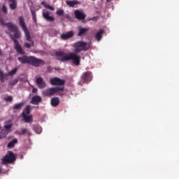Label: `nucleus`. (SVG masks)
Returning a JSON list of instances; mask_svg holds the SVG:
<instances>
[{
    "instance_id": "nucleus-1",
    "label": "nucleus",
    "mask_w": 179,
    "mask_h": 179,
    "mask_svg": "<svg viewBox=\"0 0 179 179\" xmlns=\"http://www.w3.org/2000/svg\"><path fill=\"white\" fill-rule=\"evenodd\" d=\"M71 47L74 48V52L66 54L65 52L59 50L55 52L56 58L58 61H61L62 62L71 60L73 64L78 66L80 65V59H82L80 55H78V54L82 52V51H89L90 44L87 42L79 41L74 43Z\"/></svg>"
},
{
    "instance_id": "nucleus-2",
    "label": "nucleus",
    "mask_w": 179,
    "mask_h": 179,
    "mask_svg": "<svg viewBox=\"0 0 179 179\" xmlns=\"http://www.w3.org/2000/svg\"><path fill=\"white\" fill-rule=\"evenodd\" d=\"M2 26H6L8 28V31H10L11 33H14V34H8L11 40L14 42V47L15 50H16L18 54H20V55H24V50L22 48V46H20V43H19V41H17L16 38H20L22 37V34L20 33V31H19V28L17 27L12 23H2Z\"/></svg>"
},
{
    "instance_id": "nucleus-3",
    "label": "nucleus",
    "mask_w": 179,
    "mask_h": 179,
    "mask_svg": "<svg viewBox=\"0 0 179 179\" xmlns=\"http://www.w3.org/2000/svg\"><path fill=\"white\" fill-rule=\"evenodd\" d=\"M17 60L20 64L31 65L32 66H35V68H40V66L45 64L44 60L41 59H38L34 56L26 55V52H24L22 56L17 57Z\"/></svg>"
},
{
    "instance_id": "nucleus-4",
    "label": "nucleus",
    "mask_w": 179,
    "mask_h": 179,
    "mask_svg": "<svg viewBox=\"0 0 179 179\" xmlns=\"http://www.w3.org/2000/svg\"><path fill=\"white\" fill-rule=\"evenodd\" d=\"M64 87H50L43 90L42 94L45 97H51V96H54V94H55V93H58V92H64Z\"/></svg>"
},
{
    "instance_id": "nucleus-5",
    "label": "nucleus",
    "mask_w": 179,
    "mask_h": 179,
    "mask_svg": "<svg viewBox=\"0 0 179 179\" xmlns=\"http://www.w3.org/2000/svg\"><path fill=\"white\" fill-rule=\"evenodd\" d=\"M93 79V74L91 71H86L82 73L80 80L78 83L80 86H83L85 83H90Z\"/></svg>"
},
{
    "instance_id": "nucleus-6",
    "label": "nucleus",
    "mask_w": 179,
    "mask_h": 179,
    "mask_svg": "<svg viewBox=\"0 0 179 179\" xmlns=\"http://www.w3.org/2000/svg\"><path fill=\"white\" fill-rule=\"evenodd\" d=\"M20 26L22 28L23 31L24 32L27 41L31 43V44L27 43L24 44V45L26 48H30L31 45H34V41H31V36H30V32L29 31V29H27V27L26 26V23H21Z\"/></svg>"
},
{
    "instance_id": "nucleus-7",
    "label": "nucleus",
    "mask_w": 179,
    "mask_h": 179,
    "mask_svg": "<svg viewBox=\"0 0 179 179\" xmlns=\"http://www.w3.org/2000/svg\"><path fill=\"white\" fill-rule=\"evenodd\" d=\"M16 160V157H15V154L13 152L8 151V155L4 156L2 159V164H8V163H13Z\"/></svg>"
},
{
    "instance_id": "nucleus-8",
    "label": "nucleus",
    "mask_w": 179,
    "mask_h": 179,
    "mask_svg": "<svg viewBox=\"0 0 179 179\" xmlns=\"http://www.w3.org/2000/svg\"><path fill=\"white\" fill-rule=\"evenodd\" d=\"M65 82V80H62L58 77L50 78V84H52V86H64Z\"/></svg>"
},
{
    "instance_id": "nucleus-9",
    "label": "nucleus",
    "mask_w": 179,
    "mask_h": 179,
    "mask_svg": "<svg viewBox=\"0 0 179 179\" xmlns=\"http://www.w3.org/2000/svg\"><path fill=\"white\" fill-rule=\"evenodd\" d=\"M74 15L78 20H85L86 18V14H85L82 10H76L74 11Z\"/></svg>"
},
{
    "instance_id": "nucleus-10",
    "label": "nucleus",
    "mask_w": 179,
    "mask_h": 179,
    "mask_svg": "<svg viewBox=\"0 0 179 179\" xmlns=\"http://www.w3.org/2000/svg\"><path fill=\"white\" fill-rule=\"evenodd\" d=\"M36 83L39 89H44V87L47 86V84L41 77H38L36 79Z\"/></svg>"
},
{
    "instance_id": "nucleus-11",
    "label": "nucleus",
    "mask_w": 179,
    "mask_h": 179,
    "mask_svg": "<svg viewBox=\"0 0 179 179\" xmlns=\"http://www.w3.org/2000/svg\"><path fill=\"white\" fill-rule=\"evenodd\" d=\"M41 101H43V99L41 98V96H38V95H35L31 98V104H34L35 106H37L38 104H40V103H41Z\"/></svg>"
},
{
    "instance_id": "nucleus-12",
    "label": "nucleus",
    "mask_w": 179,
    "mask_h": 179,
    "mask_svg": "<svg viewBox=\"0 0 179 179\" xmlns=\"http://www.w3.org/2000/svg\"><path fill=\"white\" fill-rule=\"evenodd\" d=\"M43 16L48 22H54V17L50 15V13L47 10H43Z\"/></svg>"
},
{
    "instance_id": "nucleus-13",
    "label": "nucleus",
    "mask_w": 179,
    "mask_h": 179,
    "mask_svg": "<svg viewBox=\"0 0 179 179\" xmlns=\"http://www.w3.org/2000/svg\"><path fill=\"white\" fill-rule=\"evenodd\" d=\"M103 34H104V29H99V31L95 34V40H96V41H101L103 38Z\"/></svg>"
},
{
    "instance_id": "nucleus-14",
    "label": "nucleus",
    "mask_w": 179,
    "mask_h": 179,
    "mask_svg": "<svg viewBox=\"0 0 179 179\" xmlns=\"http://www.w3.org/2000/svg\"><path fill=\"white\" fill-rule=\"evenodd\" d=\"M72 37H73V31H72L61 35V38L62 40H68V38H71Z\"/></svg>"
},
{
    "instance_id": "nucleus-15",
    "label": "nucleus",
    "mask_w": 179,
    "mask_h": 179,
    "mask_svg": "<svg viewBox=\"0 0 179 179\" xmlns=\"http://www.w3.org/2000/svg\"><path fill=\"white\" fill-rule=\"evenodd\" d=\"M22 115L24 122H33V117L31 115H27L24 112H22Z\"/></svg>"
},
{
    "instance_id": "nucleus-16",
    "label": "nucleus",
    "mask_w": 179,
    "mask_h": 179,
    "mask_svg": "<svg viewBox=\"0 0 179 179\" xmlns=\"http://www.w3.org/2000/svg\"><path fill=\"white\" fill-rule=\"evenodd\" d=\"M8 5L10 9H12L13 10H15V9L17 6V2L16 1V0H8Z\"/></svg>"
},
{
    "instance_id": "nucleus-17",
    "label": "nucleus",
    "mask_w": 179,
    "mask_h": 179,
    "mask_svg": "<svg viewBox=\"0 0 179 179\" xmlns=\"http://www.w3.org/2000/svg\"><path fill=\"white\" fill-rule=\"evenodd\" d=\"M51 105L52 106V107H57V106H59V98L58 97L52 98Z\"/></svg>"
},
{
    "instance_id": "nucleus-18",
    "label": "nucleus",
    "mask_w": 179,
    "mask_h": 179,
    "mask_svg": "<svg viewBox=\"0 0 179 179\" xmlns=\"http://www.w3.org/2000/svg\"><path fill=\"white\" fill-rule=\"evenodd\" d=\"M18 135L21 136V135H27L28 136H31V132H30V131H29V129H22L21 131H18Z\"/></svg>"
},
{
    "instance_id": "nucleus-19",
    "label": "nucleus",
    "mask_w": 179,
    "mask_h": 179,
    "mask_svg": "<svg viewBox=\"0 0 179 179\" xmlns=\"http://www.w3.org/2000/svg\"><path fill=\"white\" fill-rule=\"evenodd\" d=\"M89 31V29L87 28H83V27H79V32L78 36L79 37H82V36H85L86 34V32Z\"/></svg>"
},
{
    "instance_id": "nucleus-20",
    "label": "nucleus",
    "mask_w": 179,
    "mask_h": 179,
    "mask_svg": "<svg viewBox=\"0 0 179 179\" xmlns=\"http://www.w3.org/2000/svg\"><path fill=\"white\" fill-rule=\"evenodd\" d=\"M79 3H80V2H78V1H75V0L66 1V4L69 5V6H71L72 8H73L75 5H79Z\"/></svg>"
},
{
    "instance_id": "nucleus-21",
    "label": "nucleus",
    "mask_w": 179,
    "mask_h": 179,
    "mask_svg": "<svg viewBox=\"0 0 179 179\" xmlns=\"http://www.w3.org/2000/svg\"><path fill=\"white\" fill-rule=\"evenodd\" d=\"M23 106H24V102H20L19 103H15L13 108V110H20Z\"/></svg>"
},
{
    "instance_id": "nucleus-22",
    "label": "nucleus",
    "mask_w": 179,
    "mask_h": 179,
    "mask_svg": "<svg viewBox=\"0 0 179 179\" xmlns=\"http://www.w3.org/2000/svg\"><path fill=\"white\" fill-rule=\"evenodd\" d=\"M16 143H17V138H14L13 141L8 143L7 148H14Z\"/></svg>"
},
{
    "instance_id": "nucleus-23",
    "label": "nucleus",
    "mask_w": 179,
    "mask_h": 179,
    "mask_svg": "<svg viewBox=\"0 0 179 179\" xmlns=\"http://www.w3.org/2000/svg\"><path fill=\"white\" fill-rule=\"evenodd\" d=\"M41 5L44 6V8H47L48 9H50V10H54V7L47 4V2L45 1H42Z\"/></svg>"
},
{
    "instance_id": "nucleus-24",
    "label": "nucleus",
    "mask_w": 179,
    "mask_h": 179,
    "mask_svg": "<svg viewBox=\"0 0 179 179\" xmlns=\"http://www.w3.org/2000/svg\"><path fill=\"white\" fill-rule=\"evenodd\" d=\"M16 72H17V68H14L13 69H12L10 71H9L8 73V76H12L13 75H15V73H16Z\"/></svg>"
},
{
    "instance_id": "nucleus-25",
    "label": "nucleus",
    "mask_w": 179,
    "mask_h": 179,
    "mask_svg": "<svg viewBox=\"0 0 179 179\" xmlns=\"http://www.w3.org/2000/svg\"><path fill=\"white\" fill-rule=\"evenodd\" d=\"M30 108H31L30 105L27 106L25 108V109L23 110V113H24V114H26V115H29V114H30Z\"/></svg>"
},
{
    "instance_id": "nucleus-26",
    "label": "nucleus",
    "mask_w": 179,
    "mask_h": 179,
    "mask_svg": "<svg viewBox=\"0 0 179 179\" xmlns=\"http://www.w3.org/2000/svg\"><path fill=\"white\" fill-rule=\"evenodd\" d=\"M4 101H7L8 103H12V101H13V96H8L4 98Z\"/></svg>"
},
{
    "instance_id": "nucleus-27",
    "label": "nucleus",
    "mask_w": 179,
    "mask_h": 179,
    "mask_svg": "<svg viewBox=\"0 0 179 179\" xmlns=\"http://www.w3.org/2000/svg\"><path fill=\"white\" fill-rule=\"evenodd\" d=\"M34 131H35V132L36 134H41V127H39V126H36L34 128Z\"/></svg>"
},
{
    "instance_id": "nucleus-28",
    "label": "nucleus",
    "mask_w": 179,
    "mask_h": 179,
    "mask_svg": "<svg viewBox=\"0 0 179 179\" xmlns=\"http://www.w3.org/2000/svg\"><path fill=\"white\" fill-rule=\"evenodd\" d=\"M56 14L57 16H64V10L62 9H59L56 11Z\"/></svg>"
},
{
    "instance_id": "nucleus-29",
    "label": "nucleus",
    "mask_w": 179,
    "mask_h": 179,
    "mask_svg": "<svg viewBox=\"0 0 179 179\" xmlns=\"http://www.w3.org/2000/svg\"><path fill=\"white\" fill-rule=\"evenodd\" d=\"M12 127H13V124H10L5 125L4 128L6 131H8V132H10V129H12Z\"/></svg>"
},
{
    "instance_id": "nucleus-30",
    "label": "nucleus",
    "mask_w": 179,
    "mask_h": 179,
    "mask_svg": "<svg viewBox=\"0 0 179 179\" xmlns=\"http://www.w3.org/2000/svg\"><path fill=\"white\" fill-rule=\"evenodd\" d=\"M0 80L1 82H4L5 80V76H3V71L0 69Z\"/></svg>"
},
{
    "instance_id": "nucleus-31",
    "label": "nucleus",
    "mask_w": 179,
    "mask_h": 179,
    "mask_svg": "<svg viewBox=\"0 0 179 179\" xmlns=\"http://www.w3.org/2000/svg\"><path fill=\"white\" fill-rule=\"evenodd\" d=\"M3 138H6V134L3 131V130H1L0 133V139H3Z\"/></svg>"
},
{
    "instance_id": "nucleus-32",
    "label": "nucleus",
    "mask_w": 179,
    "mask_h": 179,
    "mask_svg": "<svg viewBox=\"0 0 179 179\" xmlns=\"http://www.w3.org/2000/svg\"><path fill=\"white\" fill-rule=\"evenodd\" d=\"M17 82H19V80L15 79L10 83V85H11V86H15V85H16Z\"/></svg>"
},
{
    "instance_id": "nucleus-33",
    "label": "nucleus",
    "mask_w": 179,
    "mask_h": 179,
    "mask_svg": "<svg viewBox=\"0 0 179 179\" xmlns=\"http://www.w3.org/2000/svg\"><path fill=\"white\" fill-rule=\"evenodd\" d=\"M31 13L32 15L34 22H36V12L33 10H31Z\"/></svg>"
},
{
    "instance_id": "nucleus-34",
    "label": "nucleus",
    "mask_w": 179,
    "mask_h": 179,
    "mask_svg": "<svg viewBox=\"0 0 179 179\" xmlns=\"http://www.w3.org/2000/svg\"><path fill=\"white\" fill-rule=\"evenodd\" d=\"M18 20L20 23H24V18L22 16L19 17Z\"/></svg>"
},
{
    "instance_id": "nucleus-35",
    "label": "nucleus",
    "mask_w": 179,
    "mask_h": 179,
    "mask_svg": "<svg viewBox=\"0 0 179 179\" xmlns=\"http://www.w3.org/2000/svg\"><path fill=\"white\" fill-rule=\"evenodd\" d=\"M2 11L3 12V13H7L8 9L6 8V6H3V7H2Z\"/></svg>"
},
{
    "instance_id": "nucleus-36",
    "label": "nucleus",
    "mask_w": 179,
    "mask_h": 179,
    "mask_svg": "<svg viewBox=\"0 0 179 179\" xmlns=\"http://www.w3.org/2000/svg\"><path fill=\"white\" fill-rule=\"evenodd\" d=\"M90 20H92V22H97V17H94L91 18Z\"/></svg>"
},
{
    "instance_id": "nucleus-37",
    "label": "nucleus",
    "mask_w": 179,
    "mask_h": 179,
    "mask_svg": "<svg viewBox=\"0 0 179 179\" xmlns=\"http://www.w3.org/2000/svg\"><path fill=\"white\" fill-rule=\"evenodd\" d=\"M37 92V89L33 88L32 89V93H36Z\"/></svg>"
},
{
    "instance_id": "nucleus-38",
    "label": "nucleus",
    "mask_w": 179,
    "mask_h": 179,
    "mask_svg": "<svg viewBox=\"0 0 179 179\" xmlns=\"http://www.w3.org/2000/svg\"><path fill=\"white\" fill-rule=\"evenodd\" d=\"M0 55H2V50L0 49Z\"/></svg>"
},
{
    "instance_id": "nucleus-39",
    "label": "nucleus",
    "mask_w": 179,
    "mask_h": 179,
    "mask_svg": "<svg viewBox=\"0 0 179 179\" xmlns=\"http://www.w3.org/2000/svg\"><path fill=\"white\" fill-rule=\"evenodd\" d=\"M107 2H111V0H107Z\"/></svg>"
},
{
    "instance_id": "nucleus-40",
    "label": "nucleus",
    "mask_w": 179,
    "mask_h": 179,
    "mask_svg": "<svg viewBox=\"0 0 179 179\" xmlns=\"http://www.w3.org/2000/svg\"><path fill=\"white\" fill-rule=\"evenodd\" d=\"M1 171H2V169L0 168V173H1Z\"/></svg>"
},
{
    "instance_id": "nucleus-41",
    "label": "nucleus",
    "mask_w": 179,
    "mask_h": 179,
    "mask_svg": "<svg viewBox=\"0 0 179 179\" xmlns=\"http://www.w3.org/2000/svg\"><path fill=\"white\" fill-rule=\"evenodd\" d=\"M92 1H96V0H92Z\"/></svg>"
}]
</instances>
